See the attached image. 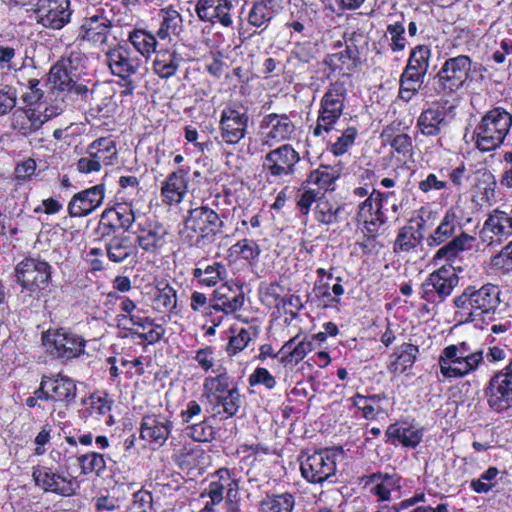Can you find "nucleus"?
Listing matches in <instances>:
<instances>
[{"instance_id":"nucleus-15","label":"nucleus","mask_w":512,"mask_h":512,"mask_svg":"<svg viewBox=\"0 0 512 512\" xmlns=\"http://www.w3.org/2000/svg\"><path fill=\"white\" fill-rule=\"evenodd\" d=\"M299 161V153L291 145L284 144L266 154L263 167L270 177L283 180L295 173Z\"/></svg>"},{"instance_id":"nucleus-4","label":"nucleus","mask_w":512,"mask_h":512,"mask_svg":"<svg viewBox=\"0 0 512 512\" xmlns=\"http://www.w3.org/2000/svg\"><path fill=\"white\" fill-rule=\"evenodd\" d=\"M512 125V115L501 107L486 112L473 129L472 140L481 152L499 148Z\"/></svg>"},{"instance_id":"nucleus-24","label":"nucleus","mask_w":512,"mask_h":512,"mask_svg":"<svg viewBox=\"0 0 512 512\" xmlns=\"http://www.w3.org/2000/svg\"><path fill=\"white\" fill-rule=\"evenodd\" d=\"M172 421L162 414H148L142 418L140 437L154 447L163 446L172 430Z\"/></svg>"},{"instance_id":"nucleus-25","label":"nucleus","mask_w":512,"mask_h":512,"mask_svg":"<svg viewBox=\"0 0 512 512\" xmlns=\"http://www.w3.org/2000/svg\"><path fill=\"white\" fill-rule=\"evenodd\" d=\"M35 484L47 492L61 496H71L75 493L76 485L73 479L53 472L46 466H36L32 473Z\"/></svg>"},{"instance_id":"nucleus-39","label":"nucleus","mask_w":512,"mask_h":512,"mask_svg":"<svg viewBox=\"0 0 512 512\" xmlns=\"http://www.w3.org/2000/svg\"><path fill=\"white\" fill-rule=\"evenodd\" d=\"M181 61L182 57L175 50H160L156 52L153 71L162 79L171 78L178 71Z\"/></svg>"},{"instance_id":"nucleus-26","label":"nucleus","mask_w":512,"mask_h":512,"mask_svg":"<svg viewBox=\"0 0 512 512\" xmlns=\"http://www.w3.org/2000/svg\"><path fill=\"white\" fill-rule=\"evenodd\" d=\"M105 196V187L98 184L76 193L68 203L71 217L87 216L101 206Z\"/></svg>"},{"instance_id":"nucleus-10","label":"nucleus","mask_w":512,"mask_h":512,"mask_svg":"<svg viewBox=\"0 0 512 512\" xmlns=\"http://www.w3.org/2000/svg\"><path fill=\"white\" fill-rule=\"evenodd\" d=\"M484 395L487 405L495 412H503L512 406V359L490 378Z\"/></svg>"},{"instance_id":"nucleus-52","label":"nucleus","mask_w":512,"mask_h":512,"mask_svg":"<svg viewBox=\"0 0 512 512\" xmlns=\"http://www.w3.org/2000/svg\"><path fill=\"white\" fill-rule=\"evenodd\" d=\"M232 333L226 346V353L229 357H233L242 352L256 337V332L252 331L250 328H241L238 331L233 329Z\"/></svg>"},{"instance_id":"nucleus-28","label":"nucleus","mask_w":512,"mask_h":512,"mask_svg":"<svg viewBox=\"0 0 512 512\" xmlns=\"http://www.w3.org/2000/svg\"><path fill=\"white\" fill-rule=\"evenodd\" d=\"M391 194L378 192L377 198L369 196L359 205L358 221L363 223L366 231L371 235L375 234L385 222L384 214L381 212V201Z\"/></svg>"},{"instance_id":"nucleus-55","label":"nucleus","mask_w":512,"mask_h":512,"mask_svg":"<svg viewBox=\"0 0 512 512\" xmlns=\"http://www.w3.org/2000/svg\"><path fill=\"white\" fill-rule=\"evenodd\" d=\"M424 78L414 73L403 71L400 77L399 97L405 102L410 101L419 91Z\"/></svg>"},{"instance_id":"nucleus-38","label":"nucleus","mask_w":512,"mask_h":512,"mask_svg":"<svg viewBox=\"0 0 512 512\" xmlns=\"http://www.w3.org/2000/svg\"><path fill=\"white\" fill-rule=\"evenodd\" d=\"M457 228H460V218L456 208H450L445 213L440 224L427 239L429 246H437L444 243L455 234Z\"/></svg>"},{"instance_id":"nucleus-62","label":"nucleus","mask_w":512,"mask_h":512,"mask_svg":"<svg viewBox=\"0 0 512 512\" xmlns=\"http://www.w3.org/2000/svg\"><path fill=\"white\" fill-rule=\"evenodd\" d=\"M498 475L499 470L496 467H489L479 478L471 481L470 487L476 493H487L497 484Z\"/></svg>"},{"instance_id":"nucleus-41","label":"nucleus","mask_w":512,"mask_h":512,"mask_svg":"<svg viewBox=\"0 0 512 512\" xmlns=\"http://www.w3.org/2000/svg\"><path fill=\"white\" fill-rule=\"evenodd\" d=\"M192 360L204 374L217 373L224 369L222 361L218 358L216 347L211 345L193 351Z\"/></svg>"},{"instance_id":"nucleus-36","label":"nucleus","mask_w":512,"mask_h":512,"mask_svg":"<svg viewBox=\"0 0 512 512\" xmlns=\"http://www.w3.org/2000/svg\"><path fill=\"white\" fill-rule=\"evenodd\" d=\"M214 374L207 375L202 384V396L211 403L234 385L225 368Z\"/></svg>"},{"instance_id":"nucleus-53","label":"nucleus","mask_w":512,"mask_h":512,"mask_svg":"<svg viewBox=\"0 0 512 512\" xmlns=\"http://www.w3.org/2000/svg\"><path fill=\"white\" fill-rule=\"evenodd\" d=\"M212 403L222 408L226 417L236 415L241 407V395L237 385H232L230 389L223 393Z\"/></svg>"},{"instance_id":"nucleus-18","label":"nucleus","mask_w":512,"mask_h":512,"mask_svg":"<svg viewBox=\"0 0 512 512\" xmlns=\"http://www.w3.org/2000/svg\"><path fill=\"white\" fill-rule=\"evenodd\" d=\"M238 488V480L231 471L227 468H221L214 473L208 487L201 492L200 497H208L209 501L206 502L204 507L215 510L214 507L224 500V493H226L227 498L235 497Z\"/></svg>"},{"instance_id":"nucleus-8","label":"nucleus","mask_w":512,"mask_h":512,"mask_svg":"<svg viewBox=\"0 0 512 512\" xmlns=\"http://www.w3.org/2000/svg\"><path fill=\"white\" fill-rule=\"evenodd\" d=\"M341 450L321 449L312 454L300 457V471L302 477L310 483L321 484L335 476L337 470V457Z\"/></svg>"},{"instance_id":"nucleus-47","label":"nucleus","mask_w":512,"mask_h":512,"mask_svg":"<svg viewBox=\"0 0 512 512\" xmlns=\"http://www.w3.org/2000/svg\"><path fill=\"white\" fill-rule=\"evenodd\" d=\"M152 303L157 312H171L177 306V292L168 283H160L155 288Z\"/></svg>"},{"instance_id":"nucleus-27","label":"nucleus","mask_w":512,"mask_h":512,"mask_svg":"<svg viewBox=\"0 0 512 512\" xmlns=\"http://www.w3.org/2000/svg\"><path fill=\"white\" fill-rule=\"evenodd\" d=\"M216 304L213 309L226 314L240 310L244 304V292L242 287L233 281H224L213 291Z\"/></svg>"},{"instance_id":"nucleus-33","label":"nucleus","mask_w":512,"mask_h":512,"mask_svg":"<svg viewBox=\"0 0 512 512\" xmlns=\"http://www.w3.org/2000/svg\"><path fill=\"white\" fill-rule=\"evenodd\" d=\"M343 165L338 162L334 165H320L311 171L306 179L307 185H315L319 190H334V184L341 176Z\"/></svg>"},{"instance_id":"nucleus-54","label":"nucleus","mask_w":512,"mask_h":512,"mask_svg":"<svg viewBox=\"0 0 512 512\" xmlns=\"http://www.w3.org/2000/svg\"><path fill=\"white\" fill-rule=\"evenodd\" d=\"M89 413L93 417L100 419L103 416H107L108 419L105 421L106 424H112V416L110 415L112 401L106 394L94 393L89 398Z\"/></svg>"},{"instance_id":"nucleus-37","label":"nucleus","mask_w":512,"mask_h":512,"mask_svg":"<svg viewBox=\"0 0 512 512\" xmlns=\"http://www.w3.org/2000/svg\"><path fill=\"white\" fill-rule=\"evenodd\" d=\"M446 125V112L440 107H430L421 112L417 127L425 136H436Z\"/></svg>"},{"instance_id":"nucleus-19","label":"nucleus","mask_w":512,"mask_h":512,"mask_svg":"<svg viewBox=\"0 0 512 512\" xmlns=\"http://www.w3.org/2000/svg\"><path fill=\"white\" fill-rule=\"evenodd\" d=\"M76 384L73 379L65 375L44 376L40 383V388L36 394L45 395L46 400L60 402L68 405L76 397Z\"/></svg>"},{"instance_id":"nucleus-45","label":"nucleus","mask_w":512,"mask_h":512,"mask_svg":"<svg viewBox=\"0 0 512 512\" xmlns=\"http://www.w3.org/2000/svg\"><path fill=\"white\" fill-rule=\"evenodd\" d=\"M160 26L157 36L166 39L178 35L182 30V17L180 13L172 8L161 9L159 12Z\"/></svg>"},{"instance_id":"nucleus-61","label":"nucleus","mask_w":512,"mask_h":512,"mask_svg":"<svg viewBox=\"0 0 512 512\" xmlns=\"http://www.w3.org/2000/svg\"><path fill=\"white\" fill-rule=\"evenodd\" d=\"M79 466L83 474L96 473L100 475L106 468L103 455L95 452L87 453L78 458Z\"/></svg>"},{"instance_id":"nucleus-29","label":"nucleus","mask_w":512,"mask_h":512,"mask_svg":"<svg viewBox=\"0 0 512 512\" xmlns=\"http://www.w3.org/2000/svg\"><path fill=\"white\" fill-rule=\"evenodd\" d=\"M189 172L183 167L170 173L161 185V197L165 204L180 203L188 192Z\"/></svg>"},{"instance_id":"nucleus-50","label":"nucleus","mask_w":512,"mask_h":512,"mask_svg":"<svg viewBox=\"0 0 512 512\" xmlns=\"http://www.w3.org/2000/svg\"><path fill=\"white\" fill-rule=\"evenodd\" d=\"M118 196L125 202L130 204L138 203L143 195L140 182L136 176L127 175L119 178Z\"/></svg>"},{"instance_id":"nucleus-42","label":"nucleus","mask_w":512,"mask_h":512,"mask_svg":"<svg viewBox=\"0 0 512 512\" xmlns=\"http://www.w3.org/2000/svg\"><path fill=\"white\" fill-rule=\"evenodd\" d=\"M127 41L145 59H149L156 52V37L145 29L135 28L129 31Z\"/></svg>"},{"instance_id":"nucleus-14","label":"nucleus","mask_w":512,"mask_h":512,"mask_svg":"<svg viewBox=\"0 0 512 512\" xmlns=\"http://www.w3.org/2000/svg\"><path fill=\"white\" fill-rule=\"evenodd\" d=\"M471 66L472 61L466 55L447 59L437 74L439 87L447 93L459 90L469 78Z\"/></svg>"},{"instance_id":"nucleus-43","label":"nucleus","mask_w":512,"mask_h":512,"mask_svg":"<svg viewBox=\"0 0 512 512\" xmlns=\"http://www.w3.org/2000/svg\"><path fill=\"white\" fill-rule=\"evenodd\" d=\"M274 16L272 0H255L248 11L247 21L253 27L266 29Z\"/></svg>"},{"instance_id":"nucleus-20","label":"nucleus","mask_w":512,"mask_h":512,"mask_svg":"<svg viewBox=\"0 0 512 512\" xmlns=\"http://www.w3.org/2000/svg\"><path fill=\"white\" fill-rule=\"evenodd\" d=\"M512 236V215L507 211L496 208L485 220L481 238L488 245L500 244Z\"/></svg>"},{"instance_id":"nucleus-40","label":"nucleus","mask_w":512,"mask_h":512,"mask_svg":"<svg viewBox=\"0 0 512 512\" xmlns=\"http://www.w3.org/2000/svg\"><path fill=\"white\" fill-rule=\"evenodd\" d=\"M129 326L132 328L131 331H134L149 344L160 341L165 334V328L147 316L140 315L138 318H132V323Z\"/></svg>"},{"instance_id":"nucleus-56","label":"nucleus","mask_w":512,"mask_h":512,"mask_svg":"<svg viewBox=\"0 0 512 512\" xmlns=\"http://www.w3.org/2000/svg\"><path fill=\"white\" fill-rule=\"evenodd\" d=\"M340 206L337 203L331 202L326 198H318L315 218L322 224H333L338 221Z\"/></svg>"},{"instance_id":"nucleus-30","label":"nucleus","mask_w":512,"mask_h":512,"mask_svg":"<svg viewBox=\"0 0 512 512\" xmlns=\"http://www.w3.org/2000/svg\"><path fill=\"white\" fill-rule=\"evenodd\" d=\"M371 493L377 497L378 501H390L393 496H401L402 478L397 473H377L371 477Z\"/></svg>"},{"instance_id":"nucleus-11","label":"nucleus","mask_w":512,"mask_h":512,"mask_svg":"<svg viewBox=\"0 0 512 512\" xmlns=\"http://www.w3.org/2000/svg\"><path fill=\"white\" fill-rule=\"evenodd\" d=\"M51 274L50 264L36 258H25L15 267L16 282L22 289L32 293L46 289Z\"/></svg>"},{"instance_id":"nucleus-35","label":"nucleus","mask_w":512,"mask_h":512,"mask_svg":"<svg viewBox=\"0 0 512 512\" xmlns=\"http://www.w3.org/2000/svg\"><path fill=\"white\" fill-rule=\"evenodd\" d=\"M418 354V347L411 343H403L398 346L390 356L388 371L394 376H399L412 367Z\"/></svg>"},{"instance_id":"nucleus-48","label":"nucleus","mask_w":512,"mask_h":512,"mask_svg":"<svg viewBox=\"0 0 512 512\" xmlns=\"http://www.w3.org/2000/svg\"><path fill=\"white\" fill-rule=\"evenodd\" d=\"M431 57V50L426 45H418L411 50L408 63L404 70L425 78Z\"/></svg>"},{"instance_id":"nucleus-60","label":"nucleus","mask_w":512,"mask_h":512,"mask_svg":"<svg viewBox=\"0 0 512 512\" xmlns=\"http://www.w3.org/2000/svg\"><path fill=\"white\" fill-rule=\"evenodd\" d=\"M419 243V232L413 226H404L399 230L394 244L396 252H408Z\"/></svg>"},{"instance_id":"nucleus-1","label":"nucleus","mask_w":512,"mask_h":512,"mask_svg":"<svg viewBox=\"0 0 512 512\" xmlns=\"http://www.w3.org/2000/svg\"><path fill=\"white\" fill-rule=\"evenodd\" d=\"M43 86L39 80L30 79L22 95L26 108L17 118L15 127L23 135L38 130L46 121L64 111V99H58L55 91L45 92Z\"/></svg>"},{"instance_id":"nucleus-59","label":"nucleus","mask_w":512,"mask_h":512,"mask_svg":"<svg viewBox=\"0 0 512 512\" xmlns=\"http://www.w3.org/2000/svg\"><path fill=\"white\" fill-rule=\"evenodd\" d=\"M24 66L23 58L13 47L0 45V70L18 71Z\"/></svg>"},{"instance_id":"nucleus-63","label":"nucleus","mask_w":512,"mask_h":512,"mask_svg":"<svg viewBox=\"0 0 512 512\" xmlns=\"http://www.w3.org/2000/svg\"><path fill=\"white\" fill-rule=\"evenodd\" d=\"M185 433L196 442H208L214 437V428L208 421L203 420L199 423L187 425Z\"/></svg>"},{"instance_id":"nucleus-23","label":"nucleus","mask_w":512,"mask_h":512,"mask_svg":"<svg viewBox=\"0 0 512 512\" xmlns=\"http://www.w3.org/2000/svg\"><path fill=\"white\" fill-rule=\"evenodd\" d=\"M138 246L145 252L157 254L167 244V228L155 220H145L138 224L137 230Z\"/></svg>"},{"instance_id":"nucleus-51","label":"nucleus","mask_w":512,"mask_h":512,"mask_svg":"<svg viewBox=\"0 0 512 512\" xmlns=\"http://www.w3.org/2000/svg\"><path fill=\"white\" fill-rule=\"evenodd\" d=\"M135 251L128 237H114L107 244V255L113 262H122Z\"/></svg>"},{"instance_id":"nucleus-16","label":"nucleus","mask_w":512,"mask_h":512,"mask_svg":"<svg viewBox=\"0 0 512 512\" xmlns=\"http://www.w3.org/2000/svg\"><path fill=\"white\" fill-rule=\"evenodd\" d=\"M296 127L286 114L270 113L265 115L259 124V134L263 144L269 147L290 140Z\"/></svg>"},{"instance_id":"nucleus-12","label":"nucleus","mask_w":512,"mask_h":512,"mask_svg":"<svg viewBox=\"0 0 512 512\" xmlns=\"http://www.w3.org/2000/svg\"><path fill=\"white\" fill-rule=\"evenodd\" d=\"M38 24L60 30L71 21L70 0H38L33 8Z\"/></svg>"},{"instance_id":"nucleus-34","label":"nucleus","mask_w":512,"mask_h":512,"mask_svg":"<svg viewBox=\"0 0 512 512\" xmlns=\"http://www.w3.org/2000/svg\"><path fill=\"white\" fill-rule=\"evenodd\" d=\"M87 151L91 158L99 162L101 168L114 165L118 158L116 142L110 136L94 140L88 145Z\"/></svg>"},{"instance_id":"nucleus-22","label":"nucleus","mask_w":512,"mask_h":512,"mask_svg":"<svg viewBox=\"0 0 512 512\" xmlns=\"http://www.w3.org/2000/svg\"><path fill=\"white\" fill-rule=\"evenodd\" d=\"M112 29V21L102 9L84 18L80 26V37L93 46L105 45Z\"/></svg>"},{"instance_id":"nucleus-5","label":"nucleus","mask_w":512,"mask_h":512,"mask_svg":"<svg viewBox=\"0 0 512 512\" xmlns=\"http://www.w3.org/2000/svg\"><path fill=\"white\" fill-rule=\"evenodd\" d=\"M104 57L110 73L124 81L121 95H131L136 87L133 77L139 73L143 64L142 59L130 49L127 43L110 47Z\"/></svg>"},{"instance_id":"nucleus-7","label":"nucleus","mask_w":512,"mask_h":512,"mask_svg":"<svg viewBox=\"0 0 512 512\" xmlns=\"http://www.w3.org/2000/svg\"><path fill=\"white\" fill-rule=\"evenodd\" d=\"M87 341L69 329H49L42 334V344L53 357L72 360L85 353Z\"/></svg>"},{"instance_id":"nucleus-31","label":"nucleus","mask_w":512,"mask_h":512,"mask_svg":"<svg viewBox=\"0 0 512 512\" xmlns=\"http://www.w3.org/2000/svg\"><path fill=\"white\" fill-rule=\"evenodd\" d=\"M193 277L198 283L205 287H214L228 278V270L222 262L213 261L212 263L199 262L198 266L192 272Z\"/></svg>"},{"instance_id":"nucleus-32","label":"nucleus","mask_w":512,"mask_h":512,"mask_svg":"<svg viewBox=\"0 0 512 512\" xmlns=\"http://www.w3.org/2000/svg\"><path fill=\"white\" fill-rule=\"evenodd\" d=\"M314 349L312 340L308 338L299 339L295 336L284 343L278 354H282L280 362L287 365L298 364L308 353Z\"/></svg>"},{"instance_id":"nucleus-21","label":"nucleus","mask_w":512,"mask_h":512,"mask_svg":"<svg viewBox=\"0 0 512 512\" xmlns=\"http://www.w3.org/2000/svg\"><path fill=\"white\" fill-rule=\"evenodd\" d=\"M234 6L230 0H197L195 11L200 20L231 27Z\"/></svg>"},{"instance_id":"nucleus-58","label":"nucleus","mask_w":512,"mask_h":512,"mask_svg":"<svg viewBox=\"0 0 512 512\" xmlns=\"http://www.w3.org/2000/svg\"><path fill=\"white\" fill-rule=\"evenodd\" d=\"M260 248L256 242L249 239H243L233 244L229 253L235 259H243L246 261H253L260 255Z\"/></svg>"},{"instance_id":"nucleus-17","label":"nucleus","mask_w":512,"mask_h":512,"mask_svg":"<svg viewBox=\"0 0 512 512\" xmlns=\"http://www.w3.org/2000/svg\"><path fill=\"white\" fill-rule=\"evenodd\" d=\"M459 277L456 268L451 265H443L437 271L430 274L422 286V298L434 301L435 296L444 299L449 296L458 285Z\"/></svg>"},{"instance_id":"nucleus-44","label":"nucleus","mask_w":512,"mask_h":512,"mask_svg":"<svg viewBox=\"0 0 512 512\" xmlns=\"http://www.w3.org/2000/svg\"><path fill=\"white\" fill-rule=\"evenodd\" d=\"M386 434L393 442H398L408 447L417 446L423 437L422 429L406 424L390 425Z\"/></svg>"},{"instance_id":"nucleus-6","label":"nucleus","mask_w":512,"mask_h":512,"mask_svg":"<svg viewBox=\"0 0 512 512\" xmlns=\"http://www.w3.org/2000/svg\"><path fill=\"white\" fill-rule=\"evenodd\" d=\"M223 222L219 215L207 206L190 210L182 234L193 244L211 242L221 231Z\"/></svg>"},{"instance_id":"nucleus-13","label":"nucleus","mask_w":512,"mask_h":512,"mask_svg":"<svg viewBox=\"0 0 512 512\" xmlns=\"http://www.w3.org/2000/svg\"><path fill=\"white\" fill-rule=\"evenodd\" d=\"M249 116L241 105H228L220 115L219 128L222 140L226 144H238L246 135Z\"/></svg>"},{"instance_id":"nucleus-64","label":"nucleus","mask_w":512,"mask_h":512,"mask_svg":"<svg viewBox=\"0 0 512 512\" xmlns=\"http://www.w3.org/2000/svg\"><path fill=\"white\" fill-rule=\"evenodd\" d=\"M490 265L502 274L512 272V241L503 247L498 254L491 257Z\"/></svg>"},{"instance_id":"nucleus-2","label":"nucleus","mask_w":512,"mask_h":512,"mask_svg":"<svg viewBox=\"0 0 512 512\" xmlns=\"http://www.w3.org/2000/svg\"><path fill=\"white\" fill-rule=\"evenodd\" d=\"M455 318L460 323H478L491 318L502 303V290L493 283H485L479 288L467 286L453 299Z\"/></svg>"},{"instance_id":"nucleus-57","label":"nucleus","mask_w":512,"mask_h":512,"mask_svg":"<svg viewBox=\"0 0 512 512\" xmlns=\"http://www.w3.org/2000/svg\"><path fill=\"white\" fill-rule=\"evenodd\" d=\"M49 81L53 88L52 91L57 90L58 92H67L74 85L73 77L62 64H56L51 68ZM55 93L59 96V93Z\"/></svg>"},{"instance_id":"nucleus-9","label":"nucleus","mask_w":512,"mask_h":512,"mask_svg":"<svg viewBox=\"0 0 512 512\" xmlns=\"http://www.w3.org/2000/svg\"><path fill=\"white\" fill-rule=\"evenodd\" d=\"M346 89L342 83H331L323 95L320 103L317 124L313 129V135L320 137L323 132L333 129L343 112Z\"/></svg>"},{"instance_id":"nucleus-3","label":"nucleus","mask_w":512,"mask_h":512,"mask_svg":"<svg viewBox=\"0 0 512 512\" xmlns=\"http://www.w3.org/2000/svg\"><path fill=\"white\" fill-rule=\"evenodd\" d=\"M484 363V352L472 348L468 342L446 346L438 359L440 373L444 378H462L477 371Z\"/></svg>"},{"instance_id":"nucleus-46","label":"nucleus","mask_w":512,"mask_h":512,"mask_svg":"<svg viewBox=\"0 0 512 512\" xmlns=\"http://www.w3.org/2000/svg\"><path fill=\"white\" fill-rule=\"evenodd\" d=\"M295 507V497L289 492L267 494L259 503L261 512H292Z\"/></svg>"},{"instance_id":"nucleus-49","label":"nucleus","mask_w":512,"mask_h":512,"mask_svg":"<svg viewBox=\"0 0 512 512\" xmlns=\"http://www.w3.org/2000/svg\"><path fill=\"white\" fill-rule=\"evenodd\" d=\"M379 395L364 396L356 394L353 398V405L361 412L362 417L367 420H375L383 413Z\"/></svg>"}]
</instances>
